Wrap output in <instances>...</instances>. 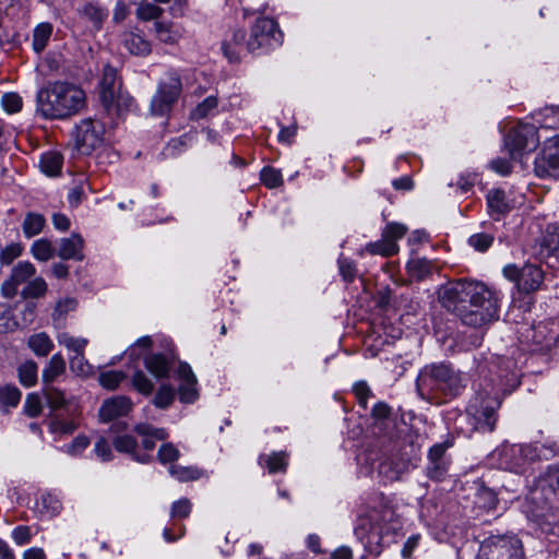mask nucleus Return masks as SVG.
Wrapping results in <instances>:
<instances>
[{
  "label": "nucleus",
  "instance_id": "f257e3e1",
  "mask_svg": "<svg viewBox=\"0 0 559 559\" xmlns=\"http://www.w3.org/2000/svg\"><path fill=\"white\" fill-rule=\"evenodd\" d=\"M442 305L466 325L479 328L498 318V299L484 284L459 281L440 292Z\"/></svg>",
  "mask_w": 559,
  "mask_h": 559
},
{
  "label": "nucleus",
  "instance_id": "f03ea898",
  "mask_svg": "<svg viewBox=\"0 0 559 559\" xmlns=\"http://www.w3.org/2000/svg\"><path fill=\"white\" fill-rule=\"evenodd\" d=\"M85 106V93L78 85L55 81L40 88L36 97L37 111L47 119H64Z\"/></svg>",
  "mask_w": 559,
  "mask_h": 559
},
{
  "label": "nucleus",
  "instance_id": "7ed1b4c3",
  "mask_svg": "<svg viewBox=\"0 0 559 559\" xmlns=\"http://www.w3.org/2000/svg\"><path fill=\"white\" fill-rule=\"evenodd\" d=\"M416 386L424 400L440 403V392L454 396L460 393L464 384L459 372L441 362L425 366L418 374Z\"/></svg>",
  "mask_w": 559,
  "mask_h": 559
},
{
  "label": "nucleus",
  "instance_id": "20e7f679",
  "mask_svg": "<svg viewBox=\"0 0 559 559\" xmlns=\"http://www.w3.org/2000/svg\"><path fill=\"white\" fill-rule=\"evenodd\" d=\"M392 516L393 512L389 508H372L359 515L355 534L370 554L381 552L382 539L389 533L388 522Z\"/></svg>",
  "mask_w": 559,
  "mask_h": 559
},
{
  "label": "nucleus",
  "instance_id": "39448f33",
  "mask_svg": "<svg viewBox=\"0 0 559 559\" xmlns=\"http://www.w3.org/2000/svg\"><path fill=\"white\" fill-rule=\"evenodd\" d=\"M99 98L108 112L122 115L133 103L132 97L121 90V81L117 70L109 64L103 69L99 82Z\"/></svg>",
  "mask_w": 559,
  "mask_h": 559
},
{
  "label": "nucleus",
  "instance_id": "423d86ee",
  "mask_svg": "<svg viewBox=\"0 0 559 559\" xmlns=\"http://www.w3.org/2000/svg\"><path fill=\"white\" fill-rule=\"evenodd\" d=\"M540 141V134L535 124L518 123L512 127L504 138V150L512 160L521 159L532 153Z\"/></svg>",
  "mask_w": 559,
  "mask_h": 559
},
{
  "label": "nucleus",
  "instance_id": "0eeeda50",
  "mask_svg": "<svg viewBox=\"0 0 559 559\" xmlns=\"http://www.w3.org/2000/svg\"><path fill=\"white\" fill-rule=\"evenodd\" d=\"M182 90L181 80L176 73H168L158 84L151 100V112L155 116L168 114Z\"/></svg>",
  "mask_w": 559,
  "mask_h": 559
},
{
  "label": "nucleus",
  "instance_id": "6e6552de",
  "mask_svg": "<svg viewBox=\"0 0 559 559\" xmlns=\"http://www.w3.org/2000/svg\"><path fill=\"white\" fill-rule=\"evenodd\" d=\"M478 559H524L519 539L491 537L479 547Z\"/></svg>",
  "mask_w": 559,
  "mask_h": 559
},
{
  "label": "nucleus",
  "instance_id": "1a4fd4ad",
  "mask_svg": "<svg viewBox=\"0 0 559 559\" xmlns=\"http://www.w3.org/2000/svg\"><path fill=\"white\" fill-rule=\"evenodd\" d=\"M501 402L497 397L474 399L468 407V414L476 420V429L491 432L496 426V411Z\"/></svg>",
  "mask_w": 559,
  "mask_h": 559
},
{
  "label": "nucleus",
  "instance_id": "9d476101",
  "mask_svg": "<svg viewBox=\"0 0 559 559\" xmlns=\"http://www.w3.org/2000/svg\"><path fill=\"white\" fill-rule=\"evenodd\" d=\"M105 127L103 122L93 119L82 120L75 129V144L82 154H90L98 147L104 140Z\"/></svg>",
  "mask_w": 559,
  "mask_h": 559
},
{
  "label": "nucleus",
  "instance_id": "9b49d317",
  "mask_svg": "<svg viewBox=\"0 0 559 559\" xmlns=\"http://www.w3.org/2000/svg\"><path fill=\"white\" fill-rule=\"evenodd\" d=\"M282 34L277 28V24L272 19H259L251 33V37L247 43L248 50L255 51L260 48H271L278 45Z\"/></svg>",
  "mask_w": 559,
  "mask_h": 559
},
{
  "label": "nucleus",
  "instance_id": "f8f14e48",
  "mask_svg": "<svg viewBox=\"0 0 559 559\" xmlns=\"http://www.w3.org/2000/svg\"><path fill=\"white\" fill-rule=\"evenodd\" d=\"M535 173L539 177H559V133L545 140L542 152L535 158Z\"/></svg>",
  "mask_w": 559,
  "mask_h": 559
},
{
  "label": "nucleus",
  "instance_id": "ddd939ff",
  "mask_svg": "<svg viewBox=\"0 0 559 559\" xmlns=\"http://www.w3.org/2000/svg\"><path fill=\"white\" fill-rule=\"evenodd\" d=\"M496 453L502 468L519 472L526 462L534 459L535 449L523 444H502Z\"/></svg>",
  "mask_w": 559,
  "mask_h": 559
},
{
  "label": "nucleus",
  "instance_id": "4468645a",
  "mask_svg": "<svg viewBox=\"0 0 559 559\" xmlns=\"http://www.w3.org/2000/svg\"><path fill=\"white\" fill-rule=\"evenodd\" d=\"M36 275L35 266L27 261L17 263L11 275L1 285V294L5 298H13L17 294L19 286L27 284Z\"/></svg>",
  "mask_w": 559,
  "mask_h": 559
},
{
  "label": "nucleus",
  "instance_id": "2eb2a0df",
  "mask_svg": "<svg viewBox=\"0 0 559 559\" xmlns=\"http://www.w3.org/2000/svg\"><path fill=\"white\" fill-rule=\"evenodd\" d=\"M133 407L132 401L123 395H117L103 402L99 408V419L103 423L128 415Z\"/></svg>",
  "mask_w": 559,
  "mask_h": 559
},
{
  "label": "nucleus",
  "instance_id": "dca6fc26",
  "mask_svg": "<svg viewBox=\"0 0 559 559\" xmlns=\"http://www.w3.org/2000/svg\"><path fill=\"white\" fill-rule=\"evenodd\" d=\"M178 377L180 380L179 399L182 403H193L199 397L197 389V377L191 367L181 362L178 367Z\"/></svg>",
  "mask_w": 559,
  "mask_h": 559
},
{
  "label": "nucleus",
  "instance_id": "f3484780",
  "mask_svg": "<svg viewBox=\"0 0 559 559\" xmlns=\"http://www.w3.org/2000/svg\"><path fill=\"white\" fill-rule=\"evenodd\" d=\"M516 203V198H510V195L501 189L490 190L487 194L488 210L495 219H499L502 215L511 211Z\"/></svg>",
  "mask_w": 559,
  "mask_h": 559
},
{
  "label": "nucleus",
  "instance_id": "a211bd4d",
  "mask_svg": "<svg viewBox=\"0 0 559 559\" xmlns=\"http://www.w3.org/2000/svg\"><path fill=\"white\" fill-rule=\"evenodd\" d=\"M155 35L166 45H176L186 37V28L181 24L156 22Z\"/></svg>",
  "mask_w": 559,
  "mask_h": 559
},
{
  "label": "nucleus",
  "instance_id": "6ab92c4d",
  "mask_svg": "<svg viewBox=\"0 0 559 559\" xmlns=\"http://www.w3.org/2000/svg\"><path fill=\"white\" fill-rule=\"evenodd\" d=\"M83 248V238L78 234H72L70 237L60 240L58 255L64 260L73 259L81 261L84 258Z\"/></svg>",
  "mask_w": 559,
  "mask_h": 559
},
{
  "label": "nucleus",
  "instance_id": "aec40b11",
  "mask_svg": "<svg viewBox=\"0 0 559 559\" xmlns=\"http://www.w3.org/2000/svg\"><path fill=\"white\" fill-rule=\"evenodd\" d=\"M134 431L142 438V447L146 451H152L156 441L165 440L168 433L164 428H156L146 423H140L134 426Z\"/></svg>",
  "mask_w": 559,
  "mask_h": 559
},
{
  "label": "nucleus",
  "instance_id": "412c9836",
  "mask_svg": "<svg viewBox=\"0 0 559 559\" xmlns=\"http://www.w3.org/2000/svg\"><path fill=\"white\" fill-rule=\"evenodd\" d=\"M544 281L543 271L533 264H525L521 269L520 290L531 293L537 290Z\"/></svg>",
  "mask_w": 559,
  "mask_h": 559
},
{
  "label": "nucleus",
  "instance_id": "4be33fe9",
  "mask_svg": "<svg viewBox=\"0 0 559 559\" xmlns=\"http://www.w3.org/2000/svg\"><path fill=\"white\" fill-rule=\"evenodd\" d=\"M123 45L132 55L146 56L151 52V44L135 32L124 33Z\"/></svg>",
  "mask_w": 559,
  "mask_h": 559
},
{
  "label": "nucleus",
  "instance_id": "5701e85b",
  "mask_svg": "<svg viewBox=\"0 0 559 559\" xmlns=\"http://www.w3.org/2000/svg\"><path fill=\"white\" fill-rule=\"evenodd\" d=\"M112 444L118 452L127 453L141 463H145L148 460L147 455L136 454L138 442L134 437L130 435L117 436L112 440Z\"/></svg>",
  "mask_w": 559,
  "mask_h": 559
},
{
  "label": "nucleus",
  "instance_id": "b1692460",
  "mask_svg": "<svg viewBox=\"0 0 559 559\" xmlns=\"http://www.w3.org/2000/svg\"><path fill=\"white\" fill-rule=\"evenodd\" d=\"M53 27L49 22H43L35 26L33 31L32 48L36 53H40L47 47L52 35Z\"/></svg>",
  "mask_w": 559,
  "mask_h": 559
},
{
  "label": "nucleus",
  "instance_id": "393cba45",
  "mask_svg": "<svg viewBox=\"0 0 559 559\" xmlns=\"http://www.w3.org/2000/svg\"><path fill=\"white\" fill-rule=\"evenodd\" d=\"M146 369L156 378H167L170 364L163 354H153L144 359Z\"/></svg>",
  "mask_w": 559,
  "mask_h": 559
},
{
  "label": "nucleus",
  "instance_id": "a878e982",
  "mask_svg": "<svg viewBox=\"0 0 559 559\" xmlns=\"http://www.w3.org/2000/svg\"><path fill=\"white\" fill-rule=\"evenodd\" d=\"M536 253L543 254L545 251L554 252L559 249V226L548 225L542 239L538 240Z\"/></svg>",
  "mask_w": 559,
  "mask_h": 559
},
{
  "label": "nucleus",
  "instance_id": "bb28decb",
  "mask_svg": "<svg viewBox=\"0 0 559 559\" xmlns=\"http://www.w3.org/2000/svg\"><path fill=\"white\" fill-rule=\"evenodd\" d=\"M62 163V155L58 152L51 151L41 155L39 167L47 176H56L60 173Z\"/></svg>",
  "mask_w": 559,
  "mask_h": 559
},
{
  "label": "nucleus",
  "instance_id": "cd10ccee",
  "mask_svg": "<svg viewBox=\"0 0 559 559\" xmlns=\"http://www.w3.org/2000/svg\"><path fill=\"white\" fill-rule=\"evenodd\" d=\"M45 217L35 212H28L22 223V230L26 238H32L38 235L45 227Z\"/></svg>",
  "mask_w": 559,
  "mask_h": 559
},
{
  "label": "nucleus",
  "instance_id": "c85d7f7f",
  "mask_svg": "<svg viewBox=\"0 0 559 559\" xmlns=\"http://www.w3.org/2000/svg\"><path fill=\"white\" fill-rule=\"evenodd\" d=\"M27 344L34 354L40 357L47 356L53 347L52 341L45 332L29 336Z\"/></svg>",
  "mask_w": 559,
  "mask_h": 559
},
{
  "label": "nucleus",
  "instance_id": "c756f323",
  "mask_svg": "<svg viewBox=\"0 0 559 559\" xmlns=\"http://www.w3.org/2000/svg\"><path fill=\"white\" fill-rule=\"evenodd\" d=\"M66 370V361L60 354H55L43 370V381L50 383Z\"/></svg>",
  "mask_w": 559,
  "mask_h": 559
},
{
  "label": "nucleus",
  "instance_id": "7c9ffc66",
  "mask_svg": "<svg viewBox=\"0 0 559 559\" xmlns=\"http://www.w3.org/2000/svg\"><path fill=\"white\" fill-rule=\"evenodd\" d=\"M55 247L51 241L46 238H40L35 240L31 246V253L37 260L41 262H46L53 258L55 255Z\"/></svg>",
  "mask_w": 559,
  "mask_h": 559
},
{
  "label": "nucleus",
  "instance_id": "2f4dec72",
  "mask_svg": "<svg viewBox=\"0 0 559 559\" xmlns=\"http://www.w3.org/2000/svg\"><path fill=\"white\" fill-rule=\"evenodd\" d=\"M536 122L540 124V129H559V108L546 107L535 116Z\"/></svg>",
  "mask_w": 559,
  "mask_h": 559
},
{
  "label": "nucleus",
  "instance_id": "473e14b6",
  "mask_svg": "<svg viewBox=\"0 0 559 559\" xmlns=\"http://www.w3.org/2000/svg\"><path fill=\"white\" fill-rule=\"evenodd\" d=\"M78 301L74 298L66 297L57 301L52 312V320L56 325L60 326L68 313L76 309Z\"/></svg>",
  "mask_w": 559,
  "mask_h": 559
},
{
  "label": "nucleus",
  "instance_id": "72a5a7b5",
  "mask_svg": "<svg viewBox=\"0 0 559 559\" xmlns=\"http://www.w3.org/2000/svg\"><path fill=\"white\" fill-rule=\"evenodd\" d=\"M399 245H392L383 236L381 239L366 246V251L373 255L391 257L399 252Z\"/></svg>",
  "mask_w": 559,
  "mask_h": 559
},
{
  "label": "nucleus",
  "instance_id": "f704fd0d",
  "mask_svg": "<svg viewBox=\"0 0 559 559\" xmlns=\"http://www.w3.org/2000/svg\"><path fill=\"white\" fill-rule=\"evenodd\" d=\"M57 341L61 346H64L68 350L73 352L74 355L84 353V349L88 341L84 337H74L67 332L59 333Z\"/></svg>",
  "mask_w": 559,
  "mask_h": 559
},
{
  "label": "nucleus",
  "instance_id": "c9c22d12",
  "mask_svg": "<svg viewBox=\"0 0 559 559\" xmlns=\"http://www.w3.org/2000/svg\"><path fill=\"white\" fill-rule=\"evenodd\" d=\"M48 286L43 277H33L21 292L23 298H41L46 295Z\"/></svg>",
  "mask_w": 559,
  "mask_h": 559
},
{
  "label": "nucleus",
  "instance_id": "e433bc0d",
  "mask_svg": "<svg viewBox=\"0 0 559 559\" xmlns=\"http://www.w3.org/2000/svg\"><path fill=\"white\" fill-rule=\"evenodd\" d=\"M37 507L40 512L48 515L58 514L62 508L60 500L52 493L41 495L40 499L37 501Z\"/></svg>",
  "mask_w": 559,
  "mask_h": 559
},
{
  "label": "nucleus",
  "instance_id": "4c0bfd02",
  "mask_svg": "<svg viewBox=\"0 0 559 559\" xmlns=\"http://www.w3.org/2000/svg\"><path fill=\"white\" fill-rule=\"evenodd\" d=\"M431 262L426 259H413L407 264L409 275L421 280L425 278L431 272Z\"/></svg>",
  "mask_w": 559,
  "mask_h": 559
},
{
  "label": "nucleus",
  "instance_id": "58836bf2",
  "mask_svg": "<svg viewBox=\"0 0 559 559\" xmlns=\"http://www.w3.org/2000/svg\"><path fill=\"white\" fill-rule=\"evenodd\" d=\"M126 379V373L118 370H109L99 374V383L107 390H116Z\"/></svg>",
  "mask_w": 559,
  "mask_h": 559
},
{
  "label": "nucleus",
  "instance_id": "ea45409f",
  "mask_svg": "<svg viewBox=\"0 0 559 559\" xmlns=\"http://www.w3.org/2000/svg\"><path fill=\"white\" fill-rule=\"evenodd\" d=\"M44 396L52 409L66 407L71 403L64 397L63 392L52 386L44 389Z\"/></svg>",
  "mask_w": 559,
  "mask_h": 559
},
{
  "label": "nucleus",
  "instance_id": "a19ab883",
  "mask_svg": "<svg viewBox=\"0 0 559 559\" xmlns=\"http://www.w3.org/2000/svg\"><path fill=\"white\" fill-rule=\"evenodd\" d=\"M19 378L24 386H33L37 380V365L34 361H26L19 368Z\"/></svg>",
  "mask_w": 559,
  "mask_h": 559
},
{
  "label": "nucleus",
  "instance_id": "79ce46f5",
  "mask_svg": "<svg viewBox=\"0 0 559 559\" xmlns=\"http://www.w3.org/2000/svg\"><path fill=\"white\" fill-rule=\"evenodd\" d=\"M407 233V227L401 223H389L382 230V235L392 245H397V240L402 239Z\"/></svg>",
  "mask_w": 559,
  "mask_h": 559
},
{
  "label": "nucleus",
  "instance_id": "37998d69",
  "mask_svg": "<svg viewBox=\"0 0 559 559\" xmlns=\"http://www.w3.org/2000/svg\"><path fill=\"white\" fill-rule=\"evenodd\" d=\"M133 388L143 395H150L154 390V384L143 371H135L131 379Z\"/></svg>",
  "mask_w": 559,
  "mask_h": 559
},
{
  "label": "nucleus",
  "instance_id": "c03bdc74",
  "mask_svg": "<svg viewBox=\"0 0 559 559\" xmlns=\"http://www.w3.org/2000/svg\"><path fill=\"white\" fill-rule=\"evenodd\" d=\"M175 397L174 390L170 385L163 384L158 388L153 404L158 408H167L170 406Z\"/></svg>",
  "mask_w": 559,
  "mask_h": 559
},
{
  "label": "nucleus",
  "instance_id": "a18cd8bd",
  "mask_svg": "<svg viewBox=\"0 0 559 559\" xmlns=\"http://www.w3.org/2000/svg\"><path fill=\"white\" fill-rule=\"evenodd\" d=\"M169 473L179 481L195 480L199 479L201 476L200 472L197 468L185 467L179 465H171L169 468Z\"/></svg>",
  "mask_w": 559,
  "mask_h": 559
},
{
  "label": "nucleus",
  "instance_id": "49530a36",
  "mask_svg": "<svg viewBox=\"0 0 559 559\" xmlns=\"http://www.w3.org/2000/svg\"><path fill=\"white\" fill-rule=\"evenodd\" d=\"M71 370L80 377H87L92 372V367L84 357V353H80L70 357Z\"/></svg>",
  "mask_w": 559,
  "mask_h": 559
},
{
  "label": "nucleus",
  "instance_id": "de8ad7c7",
  "mask_svg": "<svg viewBox=\"0 0 559 559\" xmlns=\"http://www.w3.org/2000/svg\"><path fill=\"white\" fill-rule=\"evenodd\" d=\"M83 14L94 23H102L107 17V10L96 2H88L83 8Z\"/></svg>",
  "mask_w": 559,
  "mask_h": 559
},
{
  "label": "nucleus",
  "instance_id": "09e8293b",
  "mask_svg": "<svg viewBox=\"0 0 559 559\" xmlns=\"http://www.w3.org/2000/svg\"><path fill=\"white\" fill-rule=\"evenodd\" d=\"M16 328V321L8 305H0V333L13 331Z\"/></svg>",
  "mask_w": 559,
  "mask_h": 559
},
{
  "label": "nucleus",
  "instance_id": "8fccbe9b",
  "mask_svg": "<svg viewBox=\"0 0 559 559\" xmlns=\"http://www.w3.org/2000/svg\"><path fill=\"white\" fill-rule=\"evenodd\" d=\"M21 400V392L13 386H5L0 389V403L7 407H14Z\"/></svg>",
  "mask_w": 559,
  "mask_h": 559
},
{
  "label": "nucleus",
  "instance_id": "3c124183",
  "mask_svg": "<svg viewBox=\"0 0 559 559\" xmlns=\"http://www.w3.org/2000/svg\"><path fill=\"white\" fill-rule=\"evenodd\" d=\"M1 105L7 112L15 114L22 108V97L16 93H5L1 97Z\"/></svg>",
  "mask_w": 559,
  "mask_h": 559
},
{
  "label": "nucleus",
  "instance_id": "603ef678",
  "mask_svg": "<svg viewBox=\"0 0 559 559\" xmlns=\"http://www.w3.org/2000/svg\"><path fill=\"white\" fill-rule=\"evenodd\" d=\"M261 181L267 188H276L283 183L282 174L275 168L264 167L261 171Z\"/></svg>",
  "mask_w": 559,
  "mask_h": 559
},
{
  "label": "nucleus",
  "instance_id": "864d4df0",
  "mask_svg": "<svg viewBox=\"0 0 559 559\" xmlns=\"http://www.w3.org/2000/svg\"><path fill=\"white\" fill-rule=\"evenodd\" d=\"M217 106V100L213 96H209L202 103H200L191 112L193 119L205 118L213 109Z\"/></svg>",
  "mask_w": 559,
  "mask_h": 559
},
{
  "label": "nucleus",
  "instance_id": "5fc2aeb1",
  "mask_svg": "<svg viewBox=\"0 0 559 559\" xmlns=\"http://www.w3.org/2000/svg\"><path fill=\"white\" fill-rule=\"evenodd\" d=\"M163 10L152 3H143L136 9V16L142 21H151L158 19Z\"/></svg>",
  "mask_w": 559,
  "mask_h": 559
},
{
  "label": "nucleus",
  "instance_id": "6e6d98bb",
  "mask_svg": "<svg viewBox=\"0 0 559 559\" xmlns=\"http://www.w3.org/2000/svg\"><path fill=\"white\" fill-rule=\"evenodd\" d=\"M22 250V246L17 242H12L0 251V263L10 264L13 260L21 255Z\"/></svg>",
  "mask_w": 559,
  "mask_h": 559
},
{
  "label": "nucleus",
  "instance_id": "4d7b16f0",
  "mask_svg": "<svg viewBox=\"0 0 559 559\" xmlns=\"http://www.w3.org/2000/svg\"><path fill=\"white\" fill-rule=\"evenodd\" d=\"M152 346V338L150 336H142L134 342L129 348V356L133 359H138L142 354Z\"/></svg>",
  "mask_w": 559,
  "mask_h": 559
},
{
  "label": "nucleus",
  "instance_id": "13d9d810",
  "mask_svg": "<svg viewBox=\"0 0 559 559\" xmlns=\"http://www.w3.org/2000/svg\"><path fill=\"white\" fill-rule=\"evenodd\" d=\"M265 463L270 473L285 471L287 465L286 455L283 452L273 453L265 457Z\"/></svg>",
  "mask_w": 559,
  "mask_h": 559
},
{
  "label": "nucleus",
  "instance_id": "bf43d9fd",
  "mask_svg": "<svg viewBox=\"0 0 559 559\" xmlns=\"http://www.w3.org/2000/svg\"><path fill=\"white\" fill-rule=\"evenodd\" d=\"M24 411L29 417L38 416L41 412L40 397L35 393L28 394L25 399Z\"/></svg>",
  "mask_w": 559,
  "mask_h": 559
},
{
  "label": "nucleus",
  "instance_id": "052dcab7",
  "mask_svg": "<svg viewBox=\"0 0 559 559\" xmlns=\"http://www.w3.org/2000/svg\"><path fill=\"white\" fill-rule=\"evenodd\" d=\"M11 538L17 546L28 544L32 539L31 527L26 525L16 526L11 533Z\"/></svg>",
  "mask_w": 559,
  "mask_h": 559
},
{
  "label": "nucleus",
  "instance_id": "680f3d73",
  "mask_svg": "<svg viewBox=\"0 0 559 559\" xmlns=\"http://www.w3.org/2000/svg\"><path fill=\"white\" fill-rule=\"evenodd\" d=\"M493 238L488 234H475L469 237V245L478 251H486L492 245Z\"/></svg>",
  "mask_w": 559,
  "mask_h": 559
},
{
  "label": "nucleus",
  "instance_id": "e2e57ef3",
  "mask_svg": "<svg viewBox=\"0 0 559 559\" xmlns=\"http://www.w3.org/2000/svg\"><path fill=\"white\" fill-rule=\"evenodd\" d=\"M179 457L178 449L171 443H164L158 450V460L166 464L176 461Z\"/></svg>",
  "mask_w": 559,
  "mask_h": 559
},
{
  "label": "nucleus",
  "instance_id": "0e129e2a",
  "mask_svg": "<svg viewBox=\"0 0 559 559\" xmlns=\"http://www.w3.org/2000/svg\"><path fill=\"white\" fill-rule=\"evenodd\" d=\"M191 502L186 498H181L173 503L170 515L173 518H187L191 512Z\"/></svg>",
  "mask_w": 559,
  "mask_h": 559
},
{
  "label": "nucleus",
  "instance_id": "69168bd1",
  "mask_svg": "<svg viewBox=\"0 0 559 559\" xmlns=\"http://www.w3.org/2000/svg\"><path fill=\"white\" fill-rule=\"evenodd\" d=\"M94 452L97 455V457L103 461L107 462L112 459V452L110 449V445L108 441L105 438H99L97 442L94 445Z\"/></svg>",
  "mask_w": 559,
  "mask_h": 559
},
{
  "label": "nucleus",
  "instance_id": "338daca9",
  "mask_svg": "<svg viewBox=\"0 0 559 559\" xmlns=\"http://www.w3.org/2000/svg\"><path fill=\"white\" fill-rule=\"evenodd\" d=\"M353 391L358 400V403L364 408H366L368 399L371 396V391L368 384L364 381L356 382L353 386Z\"/></svg>",
  "mask_w": 559,
  "mask_h": 559
},
{
  "label": "nucleus",
  "instance_id": "774afa93",
  "mask_svg": "<svg viewBox=\"0 0 559 559\" xmlns=\"http://www.w3.org/2000/svg\"><path fill=\"white\" fill-rule=\"evenodd\" d=\"M90 444V440L85 436H78L73 441L67 445L66 451L71 455L80 454Z\"/></svg>",
  "mask_w": 559,
  "mask_h": 559
}]
</instances>
